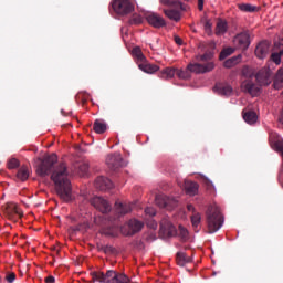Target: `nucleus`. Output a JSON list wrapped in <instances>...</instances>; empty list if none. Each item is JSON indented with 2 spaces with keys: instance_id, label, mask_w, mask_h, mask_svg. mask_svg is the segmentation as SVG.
Here are the masks:
<instances>
[{
  "instance_id": "1",
  "label": "nucleus",
  "mask_w": 283,
  "mask_h": 283,
  "mask_svg": "<svg viewBox=\"0 0 283 283\" xmlns=\"http://www.w3.org/2000/svg\"><path fill=\"white\" fill-rule=\"evenodd\" d=\"M40 164L36 166V174L41 178L50 176L54 184L55 193L64 202H72V182L70 181V170L67 164L59 163V157L52 154L43 159H39Z\"/></svg>"
},
{
  "instance_id": "2",
  "label": "nucleus",
  "mask_w": 283,
  "mask_h": 283,
  "mask_svg": "<svg viewBox=\"0 0 283 283\" xmlns=\"http://www.w3.org/2000/svg\"><path fill=\"white\" fill-rule=\"evenodd\" d=\"M207 224H208V233H217L222 229V224H224V216H222V210L220 206L214 203L208 207L206 211Z\"/></svg>"
},
{
  "instance_id": "3",
  "label": "nucleus",
  "mask_w": 283,
  "mask_h": 283,
  "mask_svg": "<svg viewBox=\"0 0 283 283\" xmlns=\"http://www.w3.org/2000/svg\"><path fill=\"white\" fill-rule=\"evenodd\" d=\"M93 282L101 283H129V277L124 273L116 272L114 270H108L106 273L104 272H92Z\"/></svg>"
},
{
  "instance_id": "4",
  "label": "nucleus",
  "mask_w": 283,
  "mask_h": 283,
  "mask_svg": "<svg viewBox=\"0 0 283 283\" xmlns=\"http://www.w3.org/2000/svg\"><path fill=\"white\" fill-rule=\"evenodd\" d=\"M112 8L114 12H116V14L125 17L127 14H132L135 7L132 0H114L112 3Z\"/></svg>"
},
{
  "instance_id": "5",
  "label": "nucleus",
  "mask_w": 283,
  "mask_h": 283,
  "mask_svg": "<svg viewBox=\"0 0 283 283\" xmlns=\"http://www.w3.org/2000/svg\"><path fill=\"white\" fill-rule=\"evenodd\" d=\"M163 12L170 21H178V0H160Z\"/></svg>"
},
{
  "instance_id": "6",
  "label": "nucleus",
  "mask_w": 283,
  "mask_h": 283,
  "mask_svg": "<svg viewBox=\"0 0 283 283\" xmlns=\"http://www.w3.org/2000/svg\"><path fill=\"white\" fill-rule=\"evenodd\" d=\"M255 78L259 85L266 87L273 83V71L269 66H265L256 73Z\"/></svg>"
},
{
  "instance_id": "7",
  "label": "nucleus",
  "mask_w": 283,
  "mask_h": 283,
  "mask_svg": "<svg viewBox=\"0 0 283 283\" xmlns=\"http://www.w3.org/2000/svg\"><path fill=\"white\" fill-rule=\"evenodd\" d=\"M106 165L112 171H117V169L125 167L127 164H125V160H123V156H120V154L115 153L107 156Z\"/></svg>"
},
{
  "instance_id": "8",
  "label": "nucleus",
  "mask_w": 283,
  "mask_h": 283,
  "mask_svg": "<svg viewBox=\"0 0 283 283\" xmlns=\"http://www.w3.org/2000/svg\"><path fill=\"white\" fill-rule=\"evenodd\" d=\"M155 202L157 207H159L160 209H167V211H171L176 209V207H178V201L163 195L157 196L155 198Z\"/></svg>"
},
{
  "instance_id": "9",
  "label": "nucleus",
  "mask_w": 283,
  "mask_h": 283,
  "mask_svg": "<svg viewBox=\"0 0 283 283\" xmlns=\"http://www.w3.org/2000/svg\"><path fill=\"white\" fill-rule=\"evenodd\" d=\"M114 213H115V217L113 219H109L111 222L113 220L114 222H116V220L123 218V216H127V213H132V203H123L120 201H116L114 207Z\"/></svg>"
},
{
  "instance_id": "10",
  "label": "nucleus",
  "mask_w": 283,
  "mask_h": 283,
  "mask_svg": "<svg viewBox=\"0 0 283 283\" xmlns=\"http://www.w3.org/2000/svg\"><path fill=\"white\" fill-rule=\"evenodd\" d=\"M91 205L96 208L97 211H101V213H109L112 211L109 202L101 197H93L91 199Z\"/></svg>"
},
{
  "instance_id": "11",
  "label": "nucleus",
  "mask_w": 283,
  "mask_h": 283,
  "mask_svg": "<svg viewBox=\"0 0 283 283\" xmlns=\"http://www.w3.org/2000/svg\"><path fill=\"white\" fill-rule=\"evenodd\" d=\"M214 67L216 64H213V62H208L207 64L195 63L188 65V70L195 74H207V72H212Z\"/></svg>"
},
{
  "instance_id": "12",
  "label": "nucleus",
  "mask_w": 283,
  "mask_h": 283,
  "mask_svg": "<svg viewBox=\"0 0 283 283\" xmlns=\"http://www.w3.org/2000/svg\"><path fill=\"white\" fill-rule=\"evenodd\" d=\"M126 227L128 229L127 231L125 230V228H120L123 235H135V233L142 231L144 223L136 219H132L128 221Z\"/></svg>"
},
{
  "instance_id": "13",
  "label": "nucleus",
  "mask_w": 283,
  "mask_h": 283,
  "mask_svg": "<svg viewBox=\"0 0 283 283\" xmlns=\"http://www.w3.org/2000/svg\"><path fill=\"white\" fill-rule=\"evenodd\" d=\"M269 52H271V42L262 41L256 45L255 56L258 59H266L269 56Z\"/></svg>"
},
{
  "instance_id": "14",
  "label": "nucleus",
  "mask_w": 283,
  "mask_h": 283,
  "mask_svg": "<svg viewBox=\"0 0 283 283\" xmlns=\"http://www.w3.org/2000/svg\"><path fill=\"white\" fill-rule=\"evenodd\" d=\"M146 20L148 21L149 25L153 28H165L167 23L165 22V18L158 15V13H150L146 15Z\"/></svg>"
},
{
  "instance_id": "15",
  "label": "nucleus",
  "mask_w": 283,
  "mask_h": 283,
  "mask_svg": "<svg viewBox=\"0 0 283 283\" xmlns=\"http://www.w3.org/2000/svg\"><path fill=\"white\" fill-rule=\"evenodd\" d=\"M234 44L239 50H248L249 45H251V39L249 33H240L234 38Z\"/></svg>"
},
{
  "instance_id": "16",
  "label": "nucleus",
  "mask_w": 283,
  "mask_h": 283,
  "mask_svg": "<svg viewBox=\"0 0 283 283\" xmlns=\"http://www.w3.org/2000/svg\"><path fill=\"white\" fill-rule=\"evenodd\" d=\"M243 92H247L251 96H258L260 94V87L255 85L251 80H245L241 84Z\"/></svg>"
},
{
  "instance_id": "17",
  "label": "nucleus",
  "mask_w": 283,
  "mask_h": 283,
  "mask_svg": "<svg viewBox=\"0 0 283 283\" xmlns=\"http://www.w3.org/2000/svg\"><path fill=\"white\" fill-rule=\"evenodd\" d=\"M95 187L99 191H107L108 189H112L114 187V184L109 178L106 177H97L95 180Z\"/></svg>"
},
{
  "instance_id": "18",
  "label": "nucleus",
  "mask_w": 283,
  "mask_h": 283,
  "mask_svg": "<svg viewBox=\"0 0 283 283\" xmlns=\"http://www.w3.org/2000/svg\"><path fill=\"white\" fill-rule=\"evenodd\" d=\"M138 67L139 70H142V72H145L146 74H155V72H158V70H160L158 65L147 62V59L139 62Z\"/></svg>"
},
{
  "instance_id": "19",
  "label": "nucleus",
  "mask_w": 283,
  "mask_h": 283,
  "mask_svg": "<svg viewBox=\"0 0 283 283\" xmlns=\"http://www.w3.org/2000/svg\"><path fill=\"white\" fill-rule=\"evenodd\" d=\"M160 233H164V235H168V238H171L174 233H176V228L174 224H171L170 221L164 220L160 223Z\"/></svg>"
},
{
  "instance_id": "20",
  "label": "nucleus",
  "mask_w": 283,
  "mask_h": 283,
  "mask_svg": "<svg viewBox=\"0 0 283 283\" xmlns=\"http://www.w3.org/2000/svg\"><path fill=\"white\" fill-rule=\"evenodd\" d=\"M119 231H120V228L116 222L103 229L104 235H107L108 238H118Z\"/></svg>"
},
{
  "instance_id": "21",
  "label": "nucleus",
  "mask_w": 283,
  "mask_h": 283,
  "mask_svg": "<svg viewBox=\"0 0 283 283\" xmlns=\"http://www.w3.org/2000/svg\"><path fill=\"white\" fill-rule=\"evenodd\" d=\"M4 213H7L9 219L14 218V216H21V211L19 210V206H17V203H7Z\"/></svg>"
},
{
  "instance_id": "22",
  "label": "nucleus",
  "mask_w": 283,
  "mask_h": 283,
  "mask_svg": "<svg viewBox=\"0 0 283 283\" xmlns=\"http://www.w3.org/2000/svg\"><path fill=\"white\" fill-rule=\"evenodd\" d=\"M198 189H200V186L197 182L187 181L185 184V190L187 196H198Z\"/></svg>"
},
{
  "instance_id": "23",
  "label": "nucleus",
  "mask_w": 283,
  "mask_h": 283,
  "mask_svg": "<svg viewBox=\"0 0 283 283\" xmlns=\"http://www.w3.org/2000/svg\"><path fill=\"white\" fill-rule=\"evenodd\" d=\"M93 129L95 134H105V132H107V124L103 119H96Z\"/></svg>"
},
{
  "instance_id": "24",
  "label": "nucleus",
  "mask_w": 283,
  "mask_h": 283,
  "mask_svg": "<svg viewBox=\"0 0 283 283\" xmlns=\"http://www.w3.org/2000/svg\"><path fill=\"white\" fill-rule=\"evenodd\" d=\"M228 30H229V25L227 24V21L219 20L217 22V27H216V35L217 36H222L224 34H227Z\"/></svg>"
},
{
  "instance_id": "25",
  "label": "nucleus",
  "mask_w": 283,
  "mask_h": 283,
  "mask_svg": "<svg viewBox=\"0 0 283 283\" xmlns=\"http://www.w3.org/2000/svg\"><path fill=\"white\" fill-rule=\"evenodd\" d=\"M178 74V70L176 67H166L160 72V78H165L169 81V78H174V75Z\"/></svg>"
},
{
  "instance_id": "26",
  "label": "nucleus",
  "mask_w": 283,
  "mask_h": 283,
  "mask_svg": "<svg viewBox=\"0 0 283 283\" xmlns=\"http://www.w3.org/2000/svg\"><path fill=\"white\" fill-rule=\"evenodd\" d=\"M243 119L248 125H255L258 123V114L253 111L243 113Z\"/></svg>"
},
{
  "instance_id": "27",
  "label": "nucleus",
  "mask_w": 283,
  "mask_h": 283,
  "mask_svg": "<svg viewBox=\"0 0 283 283\" xmlns=\"http://www.w3.org/2000/svg\"><path fill=\"white\" fill-rule=\"evenodd\" d=\"M17 178H19V180H22V182H25V180L30 178V170L28 169V166H22L18 170Z\"/></svg>"
},
{
  "instance_id": "28",
  "label": "nucleus",
  "mask_w": 283,
  "mask_h": 283,
  "mask_svg": "<svg viewBox=\"0 0 283 283\" xmlns=\"http://www.w3.org/2000/svg\"><path fill=\"white\" fill-rule=\"evenodd\" d=\"M274 90H282L283 87V69H280L274 77Z\"/></svg>"
},
{
  "instance_id": "29",
  "label": "nucleus",
  "mask_w": 283,
  "mask_h": 283,
  "mask_svg": "<svg viewBox=\"0 0 283 283\" xmlns=\"http://www.w3.org/2000/svg\"><path fill=\"white\" fill-rule=\"evenodd\" d=\"M241 61H242V55H238V56L228 59L223 65L224 67L231 69V67H235V65H238V63H240Z\"/></svg>"
},
{
  "instance_id": "30",
  "label": "nucleus",
  "mask_w": 283,
  "mask_h": 283,
  "mask_svg": "<svg viewBox=\"0 0 283 283\" xmlns=\"http://www.w3.org/2000/svg\"><path fill=\"white\" fill-rule=\"evenodd\" d=\"M179 242H188L189 241V230L187 228L179 226Z\"/></svg>"
},
{
  "instance_id": "31",
  "label": "nucleus",
  "mask_w": 283,
  "mask_h": 283,
  "mask_svg": "<svg viewBox=\"0 0 283 283\" xmlns=\"http://www.w3.org/2000/svg\"><path fill=\"white\" fill-rule=\"evenodd\" d=\"M189 262H191V256H189L185 252L178 253V265L179 266H185V264H189Z\"/></svg>"
},
{
  "instance_id": "32",
  "label": "nucleus",
  "mask_w": 283,
  "mask_h": 283,
  "mask_svg": "<svg viewBox=\"0 0 283 283\" xmlns=\"http://www.w3.org/2000/svg\"><path fill=\"white\" fill-rule=\"evenodd\" d=\"M238 8L241 12H258V7L250 3H241Z\"/></svg>"
},
{
  "instance_id": "33",
  "label": "nucleus",
  "mask_w": 283,
  "mask_h": 283,
  "mask_svg": "<svg viewBox=\"0 0 283 283\" xmlns=\"http://www.w3.org/2000/svg\"><path fill=\"white\" fill-rule=\"evenodd\" d=\"M191 224L195 229H197V227L200 226V222H202V214H200V212H195L191 217Z\"/></svg>"
},
{
  "instance_id": "34",
  "label": "nucleus",
  "mask_w": 283,
  "mask_h": 283,
  "mask_svg": "<svg viewBox=\"0 0 283 283\" xmlns=\"http://www.w3.org/2000/svg\"><path fill=\"white\" fill-rule=\"evenodd\" d=\"M202 23H203V30L206 33H208L209 35L213 34V24L211 23V20L203 18L202 19Z\"/></svg>"
},
{
  "instance_id": "35",
  "label": "nucleus",
  "mask_w": 283,
  "mask_h": 283,
  "mask_svg": "<svg viewBox=\"0 0 283 283\" xmlns=\"http://www.w3.org/2000/svg\"><path fill=\"white\" fill-rule=\"evenodd\" d=\"M133 55L137 59L138 63H142V61H145V55L143 54V51L140 50V48L135 46L133 49Z\"/></svg>"
},
{
  "instance_id": "36",
  "label": "nucleus",
  "mask_w": 283,
  "mask_h": 283,
  "mask_svg": "<svg viewBox=\"0 0 283 283\" xmlns=\"http://www.w3.org/2000/svg\"><path fill=\"white\" fill-rule=\"evenodd\" d=\"M218 94L221 96H231V94H233V88L229 85L222 86L218 90Z\"/></svg>"
},
{
  "instance_id": "37",
  "label": "nucleus",
  "mask_w": 283,
  "mask_h": 283,
  "mask_svg": "<svg viewBox=\"0 0 283 283\" xmlns=\"http://www.w3.org/2000/svg\"><path fill=\"white\" fill-rule=\"evenodd\" d=\"M233 52H235V50H233V48L224 49L220 53V56H219L220 61H224V59H227V56H231V54H233Z\"/></svg>"
},
{
  "instance_id": "38",
  "label": "nucleus",
  "mask_w": 283,
  "mask_h": 283,
  "mask_svg": "<svg viewBox=\"0 0 283 283\" xmlns=\"http://www.w3.org/2000/svg\"><path fill=\"white\" fill-rule=\"evenodd\" d=\"M20 165H21V164H20L19 159H17V158H11V159H9L8 163H7L8 169H18V167H19Z\"/></svg>"
},
{
  "instance_id": "39",
  "label": "nucleus",
  "mask_w": 283,
  "mask_h": 283,
  "mask_svg": "<svg viewBox=\"0 0 283 283\" xmlns=\"http://www.w3.org/2000/svg\"><path fill=\"white\" fill-rule=\"evenodd\" d=\"M90 170V165L87 163H82L78 166L80 176H86Z\"/></svg>"
},
{
  "instance_id": "40",
  "label": "nucleus",
  "mask_w": 283,
  "mask_h": 283,
  "mask_svg": "<svg viewBox=\"0 0 283 283\" xmlns=\"http://www.w3.org/2000/svg\"><path fill=\"white\" fill-rule=\"evenodd\" d=\"M130 25H140L143 23V17L138 14H134L129 20Z\"/></svg>"
},
{
  "instance_id": "41",
  "label": "nucleus",
  "mask_w": 283,
  "mask_h": 283,
  "mask_svg": "<svg viewBox=\"0 0 283 283\" xmlns=\"http://www.w3.org/2000/svg\"><path fill=\"white\" fill-rule=\"evenodd\" d=\"M211 59H213V52H208V53H206V54H203V55H198L197 56V60L198 61H211Z\"/></svg>"
},
{
  "instance_id": "42",
  "label": "nucleus",
  "mask_w": 283,
  "mask_h": 283,
  "mask_svg": "<svg viewBox=\"0 0 283 283\" xmlns=\"http://www.w3.org/2000/svg\"><path fill=\"white\" fill-rule=\"evenodd\" d=\"M4 280L8 283H14V280H17V274H14V272L7 273Z\"/></svg>"
},
{
  "instance_id": "43",
  "label": "nucleus",
  "mask_w": 283,
  "mask_h": 283,
  "mask_svg": "<svg viewBox=\"0 0 283 283\" xmlns=\"http://www.w3.org/2000/svg\"><path fill=\"white\" fill-rule=\"evenodd\" d=\"M145 214L148 216V218H154V216H156V209L148 207L145 209Z\"/></svg>"
},
{
  "instance_id": "44",
  "label": "nucleus",
  "mask_w": 283,
  "mask_h": 283,
  "mask_svg": "<svg viewBox=\"0 0 283 283\" xmlns=\"http://www.w3.org/2000/svg\"><path fill=\"white\" fill-rule=\"evenodd\" d=\"M243 76H247L248 78H251L253 76V71L249 69V66H244L242 70Z\"/></svg>"
},
{
  "instance_id": "45",
  "label": "nucleus",
  "mask_w": 283,
  "mask_h": 283,
  "mask_svg": "<svg viewBox=\"0 0 283 283\" xmlns=\"http://www.w3.org/2000/svg\"><path fill=\"white\" fill-rule=\"evenodd\" d=\"M178 6H179V10H181V12H187L189 10V4H187V3L179 2Z\"/></svg>"
},
{
  "instance_id": "46",
  "label": "nucleus",
  "mask_w": 283,
  "mask_h": 283,
  "mask_svg": "<svg viewBox=\"0 0 283 283\" xmlns=\"http://www.w3.org/2000/svg\"><path fill=\"white\" fill-rule=\"evenodd\" d=\"M179 216H180L181 220H187V213L185 212V210L179 209Z\"/></svg>"
},
{
  "instance_id": "47",
  "label": "nucleus",
  "mask_w": 283,
  "mask_h": 283,
  "mask_svg": "<svg viewBox=\"0 0 283 283\" xmlns=\"http://www.w3.org/2000/svg\"><path fill=\"white\" fill-rule=\"evenodd\" d=\"M198 8L200 11L205 10V0H198Z\"/></svg>"
},
{
  "instance_id": "48",
  "label": "nucleus",
  "mask_w": 283,
  "mask_h": 283,
  "mask_svg": "<svg viewBox=\"0 0 283 283\" xmlns=\"http://www.w3.org/2000/svg\"><path fill=\"white\" fill-rule=\"evenodd\" d=\"M187 209H188V211H190L191 213H198L197 211H196V207H193V205H188L187 206Z\"/></svg>"
},
{
  "instance_id": "49",
  "label": "nucleus",
  "mask_w": 283,
  "mask_h": 283,
  "mask_svg": "<svg viewBox=\"0 0 283 283\" xmlns=\"http://www.w3.org/2000/svg\"><path fill=\"white\" fill-rule=\"evenodd\" d=\"M45 282H46V283H54V282H55V279H54V276L50 275V276H48V277L45 279Z\"/></svg>"
},
{
  "instance_id": "50",
  "label": "nucleus",
  "mask_w": 283,
  "mask_h": 283,
  "mask_svg": "<svg viewBox=\"0 0 283 283\" xmlns=\"http://www.w3.org/2000/svg\"><path fill=\"white\" fill-rule=\"evenodd\" d=\"M113 249H114V248L107 245V247L104 249V251H105V253H107V251H112Z\"/></svg>"
},
{
  "instance_id": "51",
  "label": "nucleus",
  "mask_w": 283,
  "mask_h": 283,
  "mask_svg": "<svg viewBox=\"0 0 283 283\" xmlns=\"http://www.w3.org/2000/svg\"><path fill=\"white\" fill-rule=\"evenodd\" d=\"M178 76H179V78H187V76L182 75V71H179Z\"/></svg>"
},
{
  "instance_id": "52",
  "label": "nucleus",
  "mask_w": 283,
  "mask_h": 283,
  "mask_svg": "<svg viewBox=\"0 0 283 283\" xmlns=\"http://www.w3.org/2000/svg\"><path fill=\"white\" fill-rule=\"evenodd\" d=\"M174 41H175L176 44H178V41H179V40H178V35H175V36H174Z\"/></svg>"
},
{
  "instance_id": "53",
  "label": "nucleus",
  "mask_w": 283,
  "mask_h": 283,
  "mask_svg": "<svg viewBox=\"0 0 283 283\" xmlns=\"http://www.w3.org/2000/svg\"><path fill=\"white\" fill-rule=\"evenodd\" d=\"M178 45H182V40L178 39Z\"/></svg>"
},
{
  "instance_id": "54",
  "label": "nucleus",
  "mask_w": 283,
  "mask_h": 283,
  "mask_svg": "<svg viewBox=\"0 0 283 283\" xmlns=\"http://www.w3.org/2000/svg\"><path fill=\"white\" fill-rule=\"evenodd\" d=\"M156 227H157L156 223H153V224H151V228H153V229H156Z\"/></svg>"
},
{
  "instance_id": "55",
  "label": "nucleus",
  "mask_w": 283,
  "mask_h": 283,
  "mask_svg": "<svg viewBox=\"0 0 283 283\" xmlns=\"http://www.w3.org/2000/svg\"><path fill=\"white\" fill-rule=\"evenodd\" d=\"M75 231H81V228H80V227H77V228L75 229Z\"/></svg>"
},
{
  "instance_id": "56",
  "label": "nucleus",
  "mask_w": 283,
  "mask_h": 283,
  "mask_svg": "<svg viewBox=\"0 0 283 283\" xmlns=\"http://www.w3.org/2000/svg\"><path fill=\"white\" fill-rule=\"evenodd\" d=\"M2 282V279H1V276H0V283Z\"/></svg>"
}]
</instances>
